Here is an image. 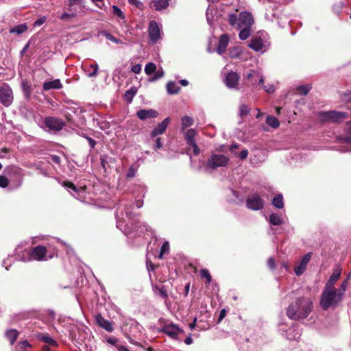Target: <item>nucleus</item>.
Returning a JSON list of instances; mask_svg holds the SVG:
<instances>
[{
	"instance_id": "58836bf2",
	"label": "nucleus",
	"mask_w": 351,
	"mask_h": 351,
	"mask_svg": "<svg viewBox=\"0 0 351 351\" xmlns=\"http://www.w3.org/2000/svg\"><path fill=\"white\" fill-rule=\"evenodd\" d=\"M112 12L114 15H117L118 17L120 18L123 23H125V14L119 8H118L117 5H113Z\"/></svg>"
},
{
	"instance_id": "de8ad7c7",
	"label": "nucleus",
	"mask_w": 351,
	"mask_h": 351,
	"mask_svg": "<svg viewBox=\"0 0 351 351\" xmlns=\"http://www.w3.org/2000/svg\"><path fill=\"white\" fill-rule=\"evenodd\" d=\"M200 275L202 278H204L206 279V281H207L206 282L208 284H209L211 282V276L207 269H202L200 271Z\"/></svg>"
},
{
	"instance_id": "c756f323",
	"label": "nucleus",
	"mask_w": 351,
	"mask_h": 351,
	"mask_svg": "<svg viewBox=\"0 0 351 351\" xmlns=\"http://www.w3.org/2000/svg\"><path fill=\"white\" fill-rule=\"evenodd\" d=\"M180 90V88L174 82H169L167 84V90L169 94L173 95L178 93Z\"/></svg>"
},
{
	"instance_id": "f257e3e1",
	"label": "nucleus",
	"mask_w": 351,
	"mask_h": 351,
	"mask_svg": "<svg viewBox=\"0 0 351 351\" xmlns=\"http://www.w3.org/2000/svg\"><path fill=\"white\" fill-rule=\"evenodd\" d=\"M228 21L232 27L240 30L239 37L241 40H245L250 36L254 23V19L251 13L241 12L239 14H230Z\"/></svg>"
},
{
	"instance_id": "20e7f679",
	"label": "nucleus",
	"mask_w": 351,
	"mask_h": 351,
	"mask_svg": "<svg viewBox=\"0 0 351 351\" xmlns=\"http://www.w3.org/2000/svg\"><path fill=\"white\" fill-rule=\"evenodd\" d=\"M229 161V158L225 155L212 154L207 160L206 169L215 170L219 167H226Z\"/></svg>"
},
{
	"instance_id": "3c124183",
	"label": "nucleus",
	"mask_w": 351,
	"mask_h": 351,
	"mask_svg": "<svg viewBox=\"0 0 351 351\" xmlns=\"http://www.w3.org/2000/svg\"><path fill=\"white\" fill-rule=\"evenodd\" d=\"M341 273V269L337 268L334 270L333 273L330 276V278H331L334 281H337L340 278Z\"/></svg>"
},
{
	"instance_id": "f03ea898",
	"label": "nucleus",
	"mask_w": 351,
	"mask_h": 351,
	"mask_svg": "<svg viewBox=\"0 0 351 351\" xmlns=\"http://www.w3.org/2000/svg\"><path fill=\"white\" fill-rule=\"evenodd\" d=\"M351 272L348 274L337 290L324 289L321 295L319 304L322 309L328 310L329 308H336L343 300Z\"/></svg>"
},
{
	"instance_id": "338daca9",
	"label": "nucleus",
	"mask_w": 351,
	"mask_h": 351,
	"mask_svg": "<svg viewBox=\"0 0 351 351\" xmlns=\"http://www.w3.org/2000/svg\"><path fill=\"white\" fill-rule=\"evenodd\" d=\"M108 343L112 345H115L117 342V339L115 338H109L107 339Z\"/></svg>"
},
{
	"instance_id": "393cba45",
	"label": "nucleus",
	"mask_w": 351,
	"mask_h": 351,
	"mask_svg": "<svg viewBox=\"0 0 351 351\" xmlns=\"http://www.w3.org/2000/svg\"><path fill=\"white\" fill-rule=\"evenodd\" d=\"M84 71L90 77H95L97 75L99 66L97 64H91L89 65H84Z\"/></svg>"
},
{
	"instance_id": "8fccbe9b",
	"label": "nucleus",
	"mask_w": 351,
	"mask_h": 351,
	"mask_svg": "<svg viewBox=\"0 0 351 351\" xmlns=\"http://www.w3.org/2000/svg\"><path fill=\"white\" fill-rule=\"evenodd\" d=\"M30 344L27 341H21L19 343L17 346V350L18 351H26L25 349L27 347H29Z\"/></svg>"
},
{
	"instance_id": "13d9d810",
	"label": "nucleus",
	"mask_w": 351,
	"mask_h": 351,
	"mask_svg": "<svg viewBox=\"0 0 351 351\" xmlns=\"http://www.w3.org/2000/svg\"><path fill=\"white\" fill-rule=\"evenodd\" d=\"M267 265H268V267L271 269H275V262H274V260L272 257H270L268 261H267Z\"/></svg>"
},
{
	"instance_id": "b1692460",
	"label": "nucleus",
	"mask_w": 351,
	"mask_h": 351,
	"mask_svg": "<svg viewBox=\"0 0 351 351\" xmlns=\"http://www.w3.org/2000/svg\"><path fill=\"white\" fill-rule=\"evenodd\" d=\"M98 324L108 332L113 330V327L111 323L107 319H104L101 315H97L96 317Z\"/></svg>"
},
{
	"instance_id": "bf43d9fd",
	"label": "nucleus",
	"mask_w": 351,
	"mask_h": 351,
	"mask_svg": "<svg viewBox=\"0 0 351 351\" xmlns=\"http://www.w3.org/2000/svg\"><path fill=\"white\" fill-rule=\"evenodd\" d=\"M210 12H212V10L210 9H208L206 11V19H207V21H208V23H209V25H212L214 19H213V17L210 16Z\"/></svg>"
},
{
	"instance_id": "09e8293b",
	"label": "nucleus",
	"mask_w": 351,
	"mask_h": 351,
	"mask_svg": "<svg viewBox=\"0 0 351 351\" xmlns=\"http://www.w3.org/2000/svg\"><path fill=\"white\" fill-rule=\"evenodd\" d=\"M335 282H336V281H334L333 280H332L331 278H329L328 280L327 281V282L325 285L324 289L337 290V289H336L335 287Z\"/></svg>"
},
{
	"instance_id": "aec40b11",
	"label": "nucleus",
	"mask_w": 351,
	"mask_h": 351,
	"mask_svg": "<svg viewBox=\"0 0 351 351\" xmlns=\"http://www.w3.org/2000/svg\"><path fill=\"white\" fill-rule=\"evenodd\" d=\"M169 5V0H152L150 7L157 11L166 9Z\"/></svg>"
},
{
	"instance_id": "4be33fe9",
	"label": "nucleus",
	"mask_w": 351,
	"mask_h": 351,
	"mask_svg": "<svg viewBox=\"0 0 351 351\" xmlns=\"http://www.w3.org/2000/svg\"><path fill=\"white\" fill-rule=\"evenodd\" d=\"M67 5L69 10H74V8H77L78 13L82 12L85 7L84 0H68Z\"/></svg>"
},
{
	"instance_id": "c85d7f7f",
	"label": "nucleus",
	"mask_w": 351,
	"mask_h": 351,
	"mask_svg": "<svg viewBox=\"0 0 351 351\" xmlns=\"http://www.w3.org/2000/svg\"><path fill=\"white\" fill-rule=\"evenodd\" d=\"M288 338L290 339H296L300 336L298 326H294L290 328L287 331Z\"/></svg>"
},
{
	"instance_id": "2f4dec72",
	"label": "nucleus",
	"mask_w": 351,
	"mask_h": 351,
	"mask_svg": "<svg viewBox=\"0 0 351 351\" xmlns=\"http://www.w3.org/2000/svg\"><path fill=\"white\" fill-rule=\"evenodd\" d=\"M272 204L274 207L281 209L284 207L283 197L281 194L278 195L272 199Z\"/></svg>"
},
{
	"instance_id": "7ed1b4c3",
	"label": "nucleus",
	"mask_w": 351,
	"mask_h": 351,
	"mask_svg": "<svg viewBox=\"0 0 351 351\" xmlns=\"http://www.w3.org/2000/svg\"><path fill=\"white\" fill-rule=\"evenodd\" d=\"M312 309L313 302L310 298L299 297L289 305L287 315L291 319L299 320L307 317Z\"/></svg>"
},
{
	"instance_id": "c9c22d12",
	"label": "nucleus",
	"mask_w": 351,
	"mask_h": 351,
	"mask_svg": "<svg viewBox=\"0 0 351 351\" xmlns=\"http://www.w3.org/2000/svg\"><path fill=\"white\" fill-rule=\"evenodd\" d=\"M137 93V88L136 87H132L130 89L127 90L125 93V98L128 102H132L133 97Z\"/></svg>"
},
{
	"instance_id": "5fc2aeb1",
	"label": "nucleus",
	"mask_w": 351,
	"mask_h": 351,
	"mask_svg": "<svg viewBox=\"0 0 351 351\" xmlns=\"http://www.w3.org/2000/svg\"><path fill=\"white\" fill-rule=\"evenodd\" d=\"M141 70H142V67H141V65L139 64L132 66V67L131 69V71L136 74L140 73Z\"/></svg>"
},
{
	"instance_id": "0eeeda50",
	"label": "nucleus",
	"mask_w": 351,
	"mask_h": 351,
	"mask_svg": "<svg viewBox=\"0 0 351 351\" xmlns=\"http://www.w3.org/2000/svg\"><path fill=\"white\" fill-rule=\"evenodd\" d=\"M29 260H35L37 261H47V249L43 245H38L33 247L29 252Z\"/></svg>"
},
{
	"instance_id": "0e129e2a",
	"label": "nucleus",
	"mask_w": 351,
	"mask_h": 351,
	"mask_svg": "<svg viewBox=\"0 0 351 351\" xmlns=\"http://www.w3.org/2000/svg\"><path fill=\"white\" fill-rule=\"evenodd\" d=\"M88 141V143L90 146L91 148H94L95 145H96V143H95V141L94 139H93L92 138H90V137H87L86 138Z\"/></svg>"
},
{
	"instance_id": "4468645a",
	"label": "nucleus",
	"mask_w": 351,
	"mask_h": 351,
	"mask_svg": "<svg viewBox=\"0 0 351 351\" xmlns=\"http://www.w3.org/2000/svg\"><path fill=\"white\" fill-rule=\"evenodd\" d=\"M239 75L236 72H228L225 77L224 82L229 88L238 89Z\"/></svg>"
},
{
	"instance_id": "052dcab7",
	"label": "nucleus",
	"mask_w": 351,
	"mask_h": 351,
	"mask_svg": "<svg viewBox=\"0 0 351 351\" xmlns=\"http://www.w3.org/2000/svg\"><path fill=\"white\" fill-rule=\"evenodd\" d=\"M247 155H248V151L247 149H243L240 154H239V158L241 159V160H244L247 157Z\"/></svg>"
},
{
	"instance_id": "cd10ccee",
	"label": "nucleus",
	"mask_w": 351,
	"mask_h": 351,
	"mask_svg": "<svg viewBox=\"0 0 351 351\" xmlns=\"http://www.w3.org/2000/svg\"><path fill=\"white\" fill-rule=\"evenodd\" d=\"M21 89L23 93L26 98H29L32 93V86L31 84L25 80H23L21 84Z\"/></svg>"
},
{
	"instance_id": "39448f33",
	"label": "nucleus",
	"mask_w": 351,
	"mask_h": 351,
	"mask_svg": "<svg viewBox=\"0 0 351 351\" xmlns=\"http://www.w3.org/2000/svg\"><path fill=\"white\" fill-rule=\"evenodd\" d=\"M319 119L322 121L338 123L348 118V114L345 112L335 110L320 112L318 114Z\"/></svg>"
},
{
	"instance_id": "412c9836",
	"label": "nucleus",
	"mask_w": 351,
	"mask_h": 351,
	"mask_svg": "<svg viewBox=\"0 0 351 351\" xmlns=\"http://www.w3.org/2000/svg\"><path fill=\"white\" fill-rule=\"evenodd\" d=\"M229 40V37L226 34H223L220 36L217 49V51L219 54H222L226 51Z\"/></svg>"
},
{
	"instance_id": "49530a36",
	"label": "nucleus",
	"mask_w": 351,
	"mask_h": 351,
	"mask_svg": "<svg viewBox=\"0 0 351 351\" xmlns=\"http://www.w3.org/2000/svg\"><path fill=\"white\" fill-rule=\"evenodd\" d=\"M311 87L308 85H303L300 86L298 88V90L300 91V93L303 95H306L309 90H311Z\"/></svg>"
},
{
	"instance_id": "864d4df0",
	"label": "nucleus",
	"mask_w": 351,
	"mask_h": 351,
	"mask_svg": "<svg viewBox=\"0 0 351 351\" xmlns=\"http://www.w3.org/2000/svg\"><path fill=\"white\" fill-rule=\"evenodd\" d=\"M265 92L268 93H273L275 91V87L273 84L263 86Z\"/></svg>"
},
{
	"instance_id": "2eb2a0df",
	"label": "nucleus",
	"mask_w": 351,
	"mask_h": 351,
	"mask_svg": "<svg viewBox=\"0 0 351 351\" xmlns=\"http://www.w3.org/2000/svg\"><path fill=\"white\" fill-rule=\"evenodd\" d=\"M249 47L257 52H264L267 49L266 42L260 36H254L252 38Z\"/></svg>"
},
{
	"instance_id": "ddd939ff",
	"label": "nucleus",
	"mask_w": 351,
	"mask_h": 351,
	"mask_svg": "<svg viewBox=\"0 0 351 351\" xmlns=\"http://www.w3.org/2000/svg\"><path fill=\"white\" fill-rule=\"evenodd\" d=\"M149 37L152 43H155L160 38V30L155 21L149 22L148 28Z\"/></svg>"
},
{
	"instance_id": "603ef678",
	"label": "nucleus",
	"mask_w": 351,
	"mask_h": 351,
	"mask_svg": "<svg viewBox=\"0 0 351 351\" xmlns=\"http://www.w3.org/2000/svg\"><path fill=\"white\" fill-rule=\"evenodd\" d=\"M9 184L8 178L3 176H0V187L5 188Z\"/></svg>"
},
{
	"instance_id": "dca6fc26",
	"label": "nucleus",
	"mask_w": 351,
	"mask_h": 351,
	"mask_svg": "<svg viewBox=\"0 0 351 351\" xmlns=\"http://www.w3.org/2000/svg\"><path fill=\"white\" fill-rule=\"evenodd\" d=\"M311 252L307 253L300 261L298 265L295 267L294 271L298 276H301L305 271L306 265L311 258Z\"/></svg>"
},
{
	"instance_id": "4c0bfd02",
	"label": "nucleus",
	"mask_w": 351,
	"mask_h": 351,
	"mask_svg": "<svg viewBox=\"0 0 351 351\" xmlns=\"http://www.w3.org/2000/svg\"><path fill=\"white\" fill-rule=\"evenodd\" d=\"M18 336V332L16 330H10L6 332V337L11 344H13Z\"/></svg>"
},
{
	"instance_id": "680f3d73",
	"label": "nucleus",
	"mask_w": 351,
	"mask_h": 351,
	"mask_svg": "<svg viewBox=\"0 0 351 351\" xmlns=\"http://www.w3.org/2000/svg\"><path fill=\"white\" fill-rule=\"evenodd\" d=\"M64 186L67 187L69 189H72L73 191H77L76 186L73 183H71V182H65L64 183Z\"/></svg>"
},
{
	"instance_id": "e2e57ef3",
	"label": "nucleus",
	"mask_w": 351,
	"mask_h": 351,
	"mask_svg": "<svg viewBox=\"0 0 351 351\" xmlns=\"http://www.w3.org/2000/svg\"><path fill=\"white\" fill-rule=\"evenodd\" d=\"M346 131H347L348 134L350 136L348 138H347L346 141L349 142L350 141V138H351V122H350V123H348L347 124Z\"/></svg>"
},
{
	"instance_id": "72a5a7b5",
	"label": "nucleus",
	"mask_w": 351,
	"mask_h": 351,
	"mask_svg": "<svg viewBox=\"0 0 351 351\" xmlns=\"http://www.w3.org/2000/svg\"><path fill=\"white\" fill-rule=\"evenodd\" d=\"M27 29V27L25 24H20V25H18L14 27L13 28H12L10 30V32L20 34H22L24 32H25Z\"/></svg>"
},
{
	"instance_id": "9d476101",
	"label": "nucleus",
	"mask_w": 351,
	"mask_h": 351,
	"mask_svg": "<svg viewBox=\"0 0 351 351\" xmlns=\"http://www.w3.org/2000/svg\"><path fill=\"white\" fill-rule=\"evenodd\" d=\"M45 128L52 131H60L64 125L62 120L56 117H46L44 121Z\"/></svg>"
},
{
	"instance_id": "e433bc0d",
	"label": "nucleus",
	"mask_w": 351,
	"mask_h": 351,
	"mask_svg": "<svg viewBox=\"0 0 351 351\" xmlns=\"http://www.w3.org/2000/svg\"><path fill=\"white\" fill-rule=\"evenodd\" d=\"M154 290L164 299L167 298V291L164 285H156L154 287Z\"/></svg>"
},
{
	"instance_id": "37998d69",
	"label": "nucleus",
	"mask_w": 351,
	"mask_h": 351,
	"mask_svg": "<svg viewBox=\"0 0 351 351\" xmlns=\"http://www.w3.org/2000/svg\"><path fill=\"white\" fill-rule=\"evenodd\" d=\"M164 75V71L162 68L156 70L155 75L150 79L151 82L156 81Z\"/></svg>"
},
{
	"instance_id": "4d7b16f0",
	"label": "nucleus",
	"mask_w": 351,
	"mask_h": 351,
	"mask_svg": "<svg viewBox=\"0 0 351 351\" xmlns=\"http://www.w3.org/2000/svg\"><path fill=\"white\" fill-rule=\"evenodd\" d=\"M50 159L51 160L56 163V164H58L59 165L60 163V158L58 156H56V155H52L50 156Z\"/></svg>"
},
{
	"instance_id": "6e6d98bb",
	"label": "nucleus",
	"mask_w": 351,
	"mask_h": 351,
	"mask_svg": "<svg viewBox=\"0 0 351 351\" xmlns=\"http://www.w3.org/2000/svg\"><path fill=\"white\" fill-rule=\"evenodd\" d=\"M46 17L45 16H42L40 17V19H37L36 21H35L34 23V26H40L42 25L43 23H45L46 21Z\"/></svg>"
},
{
	"instance_id": "f8f14e48",
	"label": "nucleus",
	"mask_w": 351,
	"mask_h": 351,
	"mask_svg": "<svg viewBox=\"0 0 351 351\" xmlns=\"http://www.w3.org/2000/svg\"><path fill=\"white\" fill-rule=\"evenodd\" d=\"M245 77L250 81L252 84H263L264 82V77L259 71L250 69L244 75Z\"/></svg>"
},
{
	"instance_id": "423d86ee",
	"label": "nucleus",
	"mask_w": 351,
	"mask_h": 351,
	"mask_svg": "<svg viewBox=\"0 0 351 351\" xmlns=\"http://www.w3.org/2000/svg\"><path fill=\"white\" fill-rule=\"evenodd\" d=\"M14 99L12 88L7 84L0 85V102L5 107L10 106Z\"/></svg>"
},
{
	"instance_id": "6e6552de",
	"label": "nucleus",
	"mask_w": 351,
	"mask_h": 351,
	"mask_svg": "<svg viewBox=\"0 0 351 351\" xmlns=\"http://www.w3.org/2000/svg\"><path fill=\"white\" fill-rule=\"evenodd\" d=\"M196 134L197 132L194 129L187 130L184 133V138L187 145L193 148V154L197 156L199 154L200 150L195 141Z\"/></svg>"
},
{
	"instance_id": "c03bdc74",
	"label": "nucleus",
	"mask_w": 351,
	"mask_h": 351,
	"mask_svg": "<svg viewBox=\"0 0 351 351\" xmlns=\"http://www.w3.org/2000/svg\"><path fill=\"white\" fill-rule=\"evenodd\" d=\"M169 243L167 241H165L161 247L159 258H162L163 254L165 253H167L169 252Z\"/></svg>"
},
{
	"instance_id": "a878e982",
	"label": "nucleus",
	"mask_w": 351,
	"mask_h": 351,
	"mask_svg": "<svg viewBox=\"0 0 351 351\" xmlns=\"http://www.w3.org/2000/svg\"><path fill=\"white\" fill-rule=\"evenodd\" d=\"M268 221L269 223L273 226H280L284 223L282 216L277 213H271Z\"/></svg>"
},
{
	"instance_id": "f704fd0d",
	"label": "nucleus",
	"mask_w": 351,
	"mask_h": 351,
	"mask_svg": "<svg viewBox=\"0 0 351 351\" xmlns=\"http://www.w3.org/2000/svg\"><path fill=\"white\" fill-rule=\"evenodd\" d=\"M266 123L273 128H277L280 125L278 120L274 116H268L266 119Z\"/></svg>"
},
{
	"instance_id": "a19ab883",
	"label": "nucleus",
	"mask_w": 351,
	"mask_h": 351,
	"mask_svg": "<svg viewBox=\"0 0 351 351\" xmlns=\"http://www.w3.org/2000/svg\"><path fill=\"white\" fill-rule=\"evenodd\" d=\"M138 168V166L136 164L131 165L126 174V178L128 179L134 178L137 172Z\"/></svg>"
},
{
	"instance_id": "ea45409f",
	"label": "nucleus",
	"mask_w": 351,
	"mask_h": 351,
	"mask_svg": "<svg viewBox=\"0 0 351 351\" xmlns=\"http://www.w3.org/2000/svg\"><path fill=\"white\" fill-rule=\"evenodd\" d=\"M250 112V108L245 104H241L239 106V115L241 118L246 117Z\"/></svg>"
},
{
	"instance_id": "79ce46f5",
	"label": "nucleus",
	"mask_w": 351,
	"mask_h": 351,
	"mask_svg": "<svg viewBox=\"0 0 351 351\" xmlns=\"http://www.w3.org/2000/svg\"><path fill=\"white\" fill-rule=\"evenodd\" d=\"M156 70V65L153 62H149L145 65V72L147 75H150L155 73Z\"/></svg>"
},
{
	"instance_id": "9b49d317",
	"label": "nucleus",
	"mask_w": 351,
	"mask_h": 351,
	"mask_svg": "<svg viewBox=\"0 0 351 351\" xmlns=\"http://www.w3.org/2000/svg\"><path fill=\"white\" fill-rule=\"evenodd\" d=\"M124 215H125V216L128 218L132 217V213L130 212V208L128 207L127 205L121 204L117 208V212L116 214L117 227L118 228H121V222L124 219Z\"/></svg>"
},
{
	"instance_id": "7c9ffc66",
	"label": "nucleus",
	"mask_w": 351,
	"mask_h": 351,
	"mask_svg": "<svg viewBox=\"0 0 351 351\" xmlns=\"http://www.w3.org/2000/svg\"><path fill=\"white\" fill-rule=\"evenodd\" d=\"M38 337L40 341L45 342L49 345L57 346L56 341L53 338H51L50 336H49L48 335L40 334V335H38Z\"/></svg>"
},
{
	"instance_id": "774afa93",
	"label": "nucleus",
	"mask_w": 351,
	"mask_h": 351,
	"mask_svg": "<svg viewBox=\"0 0 351 351\" xmlns=\"http://www.w3.org/2000/svg\"><path fill=\"white\" fill-rule=\"evenodd\" d=\"M118 351H130L126 347L123 346H117Z\"/></svg>"
},
{
	"instance_id": "1a4fd4ad",
	"label": "nucleus",
	"mask_w": 351,
	"mask_h": 351,
	"mask_svg": "<svg viewBox=\"0 0 351 351\" xmlns=\"http://www.w3.org/2000/svg\"><path fill=\"white\" fill-rule=\"evenodd\" d=\"M263 204V199L258 194H252L246 200L247 207L253 210L262 209Z\"/></svg>"
},
{
	"instance_id": "5701e85b",
	"label": "nucleus",
	"mask_w": 351,
	"mask_h": 351,
	"mask_svg": "<svg viewBox=\"0 0 351 351\" xmlns=\"http://www.w3.org/2000/svg\"><path fill=\"white\" fill-rule=\"evenodd\" d=\"M62 87V84L59 79L45 82L43 86L44 90H49L51 89H60Z\"/></svg>"
},
{
	"instance_id": "f3484780",
	"label": "nucleus",
	"mask_w": 351,
	"mask_h": 351,
	"mask_svg": "<svg viewBox=\"0 0 351 351\" xmlns=\"http://www.w3.org/2000/svg\"><path fill=\"white\" fill-rule=\"evenodd\" d=\"M161 331L164 332L165 334L173 339H177L178 335L181 332H183V330L181 328H180L176 324H173L165 325Z\"/></svg>"
},
{
	"instance_id": "a18cd8bd",
	"label": "nucleus",
	"mask_w": 351,
	"mask_h": 351,
	"mask_svg": "<svg viewBox=\"0 0 351 351\" xmlns=\"http://www.w3.org/2000/svg\"><path fill=\"white\" fill-rule=\"evenodd\" d=\"M230 56L232 58H239L241 53V51L239 48H233L230 50Z\"/></svg>"
},
{
	"instance_id": "6ab92c4d",
	"label": "nucleus",
	"mask_w": 351,
	"mask_h": 351,
	"mask_svg": "<svg viewBox=\"0 0 351 351\" xmlns=\"http://www.w3.org/2000/svg\"><path fill=\"white\" fill-rule=\"evenodd\" d=\"M169 122L170 119L169 117L165 118L152 130L151 133L152 137H155L158 135L163 134L165 132Z\"/></svg>"
},
{
	"instance_id": "bb28decb",
	"label": "nucleus",
	"mask_w": 351,
	"mask_h": 351,
	"mask_svg": "<svg viewBox=\"0 0 351 351\" xmlns=\"http://www.w3.org/2000/svg\"><path fill=\"white\" fill-rule=\"evenodd\" d=\"M78 12L77 9L74 8V10H71L68 9V12H64L60 16V19L62 21H69L71 19H73L77 16Z\"/></svg>"
},
{
	"instance_id": "a211bd4d",
	"label": "nucleus",
	"mask_w": 351,
	"mask_h": 351,
	"mask_svg": "<svg viewBox=\"0 0 351 351\" xmlns=\"http://www.w3.org/2000/svg\"><path fill=\"white\" fill-rule=\"evenodd\" d=\"M136 115L141 120H146L157 117L158 112L153 109H143L137 111Z\"/></svg>"
},
{
	"instance_id": "473e14b6",
	"label": "nucleus",
	"mask_w": 351,
	"mask_h": 351,
	"mask_svg": "<svg viewBox=\"0 0 351 351\" xmlns=\"http://www.w3.org/2000/svg\"><path fill=\"white\" fill-rule=\"evenodd\" d=\"M182 130H184L185 128L191 126L193 124V119L191 117L185 116L182 118Z\"/></svg>"
},
{
	"instance_id": "69168bd1",
	"label": "nucleus",
	"mask_w": 351,
	"mask_h": 351,
	"mask_svg": "<svg viewBox=\"0 0 351 351\" xmlns=\"http://www.w3.org/2000/svg\"><path fill=\"white\" fill-rule=\"evenodd\" d=\"M162 147V143L160 142V138H157L156 141V147L157 149H160Z\"/></svg>"
}]
</instances>
